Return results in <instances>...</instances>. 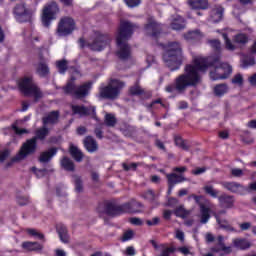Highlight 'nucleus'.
<instances>
[{
  "mask_svg": "<svg viewBox=\"0 0 256 256\" xmlns=\"http://www.w3.org/2000/svg\"><path fill=\"white\" fill-rule=\"evenodd\" d=\"M218 201L222 207L226 209L233 208V203H235V199L232 196L223 194L222 196L218 197Z\"/></svg>",
  "mask_w": 256,
  "mask_h": 256,
  "instance_id": "obj_21",
  "label": "nucleus"
},
{
  "mask_svg": "<svg viewBox=\"0 0 256 256\" xmlns=\"http://www.w3.org/2000/svg\"><path fill=\"white\" fill-rule=\"evenodd\" d=\"M175 143H176L177 147H181V149H188L187 143H185L183 138H181L179 136H177L175 138Z\"/></svg>",
  "mask_w": 256,
  "mask_h": 256,
  "instance_id": "obj_45",
  "label": "nucleus"
},
{
  "mask_svg": "<svg viewBox=\"0 0 256 256\" xmlns=\"http://www.w3.org/2000/svg\"><path fill=\"white\" fill-rule=\"evenodd\" d=\"M55 255L56 256H67V253L63 249H56L55 250Z\"/></svg>",
  "mask_w": 256,
  "mask_h": 256,
  "instance_id": "obj_63",
  "label": "nucleus"
},
{
  "mask_svg": "<svg viewBox=\"0 0 256 256\" xmlns=\"http://www.w3.org/2000/svg\"><path fill=\"white\" fill-rule=\"evenodd\" d=\"M170 27L174 29V31H181V29H185V20L179 15L172 16Z\"/></svg>",
  "mask_w": 256,
  "mask_h": 256,
  "instance_id": "obj_19",
  "label": "nucleus"
},
{
  "mask_svg": "<svg viewBox=\"0 0 256 256\" xmlns=\"http://www.w3.org/2000/svg\"><path fill=\"white\" fill-rule=\"evenodd\" d=\"M49 135V129L42 128L36 131V136L27 140L21 147L19 153L12 159V162L23 161L28 155H33L37 150V139L43 141Z\"/></svg>",
  "mask_w": 256,
  "mask_h": 256,
  "instance_id": "obj_4",
  "label": "nucleus"
},
{
  "mask_svg": "<svg viewBox=\"0 0 256 256\" xmlns=\"http://www.w3.org/2000/svg\"><path fill=\"white\" fill-rule=\"evenodd\" d=\"M109 38L105 35H99L94 40L86 42L83 38L79 40V45L83 49L88 47L91 51H103L104 47H107Z\"/></svg>",
  "mask_w": 256,
  "mask_h": 256,
  "instance_id": "obj_8",
  "label": "nucleus"
},
{
  "mask_svg": "<svg viewBox=\"0 0 256 256\" xmlns=\"http://www.w3.org/2000/svg\"><path fill=\"white\" fill-rule=\"evenodd\" d=\"M135 236V232L133 230H127L124 232L121 241L125 243L126 241H131V239Z\"/></svg>",
  "mask_w": 256,
  "mask_h": 256,
  "instance_id": "obj_39",
  "label": "nucleus"
},
{
  "mask_svg": "<svg viewBox=\"0 0 256 256\" xmlns=\"http://www.w3.org/2000/svg\"><path fill=\"white\" fill-rule=\"evenodd\" d=\"M144 199H147L148 201H155V193H153L152 190H148L144 194Z\"/></svg>",
  "mask_w": 256,
  "mask_h": 256,
  "instance_id": "obj_51",
  "label": "nucleus"
},
{
  "mask_svg": "<svg viewBox=\"0 0 256 256\" xmlns=\"http://www.w3.org/2000/svg\"><path fill=\"white\" fill-rule=\"evenodd\" d=\"M209 67H214V71H210V78L213 81L227 79L233 73V68L228 63H221L219 56H194L192 64L186 65L185 73L176 78L175 89L183 93L187 87L199 85L201 73H205Z\"/></svg>",
  "mask_w": 256,
  "mask_h": 256,
  "instance_id": "obj_1",
  "label": "nucleus"
},
{
  "mask_svg": "<svg viewBox=\"0 0 256 256\" xmlns=\"http://www.w3.org/2000/svg\"><path fill=\"white\" fill-rule=\"evenodd\" d=\"M126 5L130 7L131 9L135 7H139L141 5V0H124Z\"/></svg>",
  "mask_w": 256,
  "mask_h": 256,
  "instance_id": "obj_44",
  "label": "nucleus"
},
{
  "mask_svg": "<svg viewBox=\"0 0 256 256\" xmlns=\"http://www.w3.org/2000/svg\"><path fill=\"white\" fill-rule=\"evenodd\" d=\"M178 251L180 253H182V255H190L191 254V251L189 250V248L187 246L178 248Z\"/></svg>",
  "mask_w": 256,
  "mask_h": 256,
  "instance_id": "obj_59",
  "label": "nucleus"
},
{
  "mask_svg": "<svg viewBox=\"0 0 256 256\" xmlns=\"http://www.w3.org/2000/svg\"><path fill=\"white\" fill-rule=\"evenodd\" d=\"M220 215H221V212H219L216 215V221H217L218 225H220V227L222 229H226V231H235V228L231 227V225H229V222H227V220H221Z\"/></svg>",
  "mask_w": 256,
  "mask_h": 256,
  "instance_id": "obj_32",
  "label": "nucleus"
},
{
  "mask_svg": "<svg viewBox=\"0 0 256 256\" xmlns=\"http://www.w3.org/2000/svg\"><path fill=\"white\" fill-rule=\"evenodd\" d=\"M163 61L170 71H177L183 63V49L178 42H169L164 46Z\"/></svg>",
  "mask_w": 256,
  "mask_h": 256,
  "instance_id": "obj_3",
  "label": "nucleus"
},
{
  "mask_svg": "<svg viewBox=\"0 0 256 256\" xmlns=\"http://www.w3.org/2000/svg\"><path fill=\"white\" fill-rule=\"evenodd\" d=\"M106 213L107 215L111 216L117 215V207H115L113 204H107Z\"/></svg>",
  "mask_w": 256,
  "mask_h": 256,
  "instance_id": "obj_43",
  "label": "nucleus"
},
{
  "mask_svg": "<svg viewBox=\"0 0 256 256\" xmlns=\"http://www.w3.org/2000/svg\"><path fill=\"white\" fill-rule=\"evenodd\" d=\"M22 247L26 251H41V249H43V245L37 242H24Z\"/></svg>",
  "mask_w": 256,
  "mask_h": 256,
  "instance_id": "obj_30",
  "label": "nucleus"
},
{
  "mask_svg": "<svg viewBox=\"0 0 256 256\" xmlns=\"http://www.w3.org/2000/svg\"><path fill=\"white\" fill-rule=\"evenodd\" d=\"M143 207V205L135 200L130 201L129 203L123 206L124 211L126 213H139L141 210L139 208Z\"/></svg>",
  "mask_w": 256,
  "mask_h": 256,
  "instance_id": "obj_20",
  "label": "nucleus"
},
{
  "mask_svg": "<svg viewBox=\"0 0 256 256\" xmlns=\"http://www.w3.org/2000/svg\"><path fill=\"white\" fill-rule=\"evenodd\" d=\"M75 31V20L71 17H64L60 20L57 28L59 37H67Z\"/></svg>",
  "mask_w": 256,
  "mask_h": 256,
  "instance_id": "obj_10",
  "label": "nucleus"
},
{
  "mask_svg": "<svg viewBox=\"0 0 256 256\" xmlns=\"http://www.w3.org/2000/svg\"><path fill=\"white\" fill-rule=\"evenodd\" d=\"M70 155L78 163H80V161H83V152H81L80 149L73 144L70 145Z\"/></svg>",
  "mask_w": 256,
  "mask_h": 256,
  "instance_id": "obj_28",
  "label": "nucleus"
},
{
  "mask_svg": "<svg viewBox=\"0 0 256 256\" xmlns=\"http://www.w3.org/2000/svg\"><path fill=\"white\" fill-rule=\"evenodd\" d=\"M224 240L225 238L223 236H218V244L215 247L211 248V251L213 253H219L220 256L229 255L232 250L230 246H225V243H223Z\"/></svg>",
  "mask_w": 256,
  "mask_h": 256,
  "instance_id": "obj_15",
  "label": "nucleus"
},
{
  "mask_svg": "<svg viewBox=\"0 0 256 256\" xmlns=\"http://www.w3.org/2000/svg\"><path fill=\"white\" fill-rule=\"evenodd\" d=\"M128 256H133L135 255V248L133 246H129L126 248L125 252Z\"/></svg>",
  "mask_w": 256,
  "mask_h": 256,
  "instance_id": "obj_61",
  "label": "nucleus"
},
{
  "mask_svg": "<svg viewBox=\"0 0 256 256\" xmlns=\"http://www.w3.org/2000/svg\"><path fill=\"white\" fill-rule=\"evenodd\" d=\"M131 95H141L143 93V89H141V86L135 85L130 88Z\"/></svg>",
  "mask_w": 256,
  "mask_h": 256,
  "instance_id": "obj_47",
  "label": "nucleus"
},
{
  "mask_svg": "<svg viewBox=\"0 0 256 256\" xmlns=\"http://www.w3.org/2000/svg\"><path fill=\"white\" fill-rule=\"evenodd\" d=\"M31 171L36 175L38 179H41V177H45V173H47V170H38L35 167H32Z\"/></svg>",
  "mask_w": 256,
  "mask_h": 256,
  "instance_id": "obj_46",
  "label": "nucleus"
},
{
  "mask_svg": "<svg viewBox=\"0 0 256 256\" xmlns=\"http://www.w3.org/2000/svg\"><path fill=\"white\" fill-rule=\"evenodd\" d=\"M57 68L59 70V73H65L67 71V61L61 60L57 62Z\"/></svg>",
  "mask_w": 256,
  "mask_h": 256,
  "instance_id": "obj_42",
  "label": "nucleus"
},
{
  "mask_svg": "<svg viewBox=\"0 0 256 256\" xmlns=\"http://www.w3.org/2000/svg\"><path fill=\"white\" fill-rule=\"evenodd\" d=\"M233 246L236 247V249H249V247H251V244L249 243V241H247L246 239L243 238H236L233 240Z\"/></svg>",
  "mask_w": 256,
  "mask_h": 256,
  "instance_id": "obj_29",
  "label": "nucleus"
},
{
  "mask_svg": "<svg viewBox=\"0 0 256 256\" xmlns=\"http://www.w3.org/2000/svg\"><path fill=\"white\" fill-rule=\"evenodd\" d=\"M137 29V25L131 22H121L120 28L118 30L116 36V43H117V56L119 59L125 60L131 57V47L127 44L129 38L133 35V31Z\"/></svg>",
  "mask_w": 256,
  "mask_h": 256,
  "instance_id": "obj_2",
  "label": "nucleus"
},
{
  "mask_svg": "<svg viewBox=\"0 0 256 256\" xmlns=\"http://www.w3.org/2000/svg\"><path fill=\"white\" fill-rule=\"evenodd\" d=\"M130 223L132 225H143V220H141L140 218H137V217H133V218H130Z\"/></svg>",
  "mask_w": 256,
  "mask_h": 256,
  "instance_id": "obj_56",
  "label": "nucleus"
},
{
  "mask_svg": "<svg viewBox=\"0 0 256 256\" xmlns=\"http://www.w3.org/2000/svg\"><path fill=\"white\" fill-rule=\"evenodd\" d=\"M175 237H176V239H178L182 243H183V241H185V233L183 231H181V230H176Z\"/></svg>",
  "mask_w": 256,
  "mask_h": 256,
  "instance_id": "obj_55",
  "label": "nucleus"
},
{
  "mask_svg": "<svg viewBox=\"0 0 256 256\" xmlns=\"http://www.w3.org/2000/svg\"><path fill=\"white\" fill-rule=\"evenodd\" d=\"M145 35L157 39L161 33V24L155 21V18H150L148 20V25L144 28Z\"/></svg>",
  "mask_w": 256,
  "mask_h": 256,
  "instance_id": "obj_14",
  "label": "nucleus"
},
{
  "mask_svg": "<svg viewBox=\"0 0 256 256\" xmlns=\"http://www.w3.org/2000/svg\"><path fill=\"white\" fill-rule=\"evenodd\" d=\"M207 171V168L202 167V168H196L195 170L192 171L193 175H201Z\"/></svg>",
  "mask_w": 256,
  "mask_h": 256,
  "instance_id": "obj_60",
  "label": "nucleus"
},
{
  "mask_svg": "<svg viewBox=\"0 0 256 256\" xmlns=\"http://www.w3.org/2000/svg\"><path fill=\"white\" fill-rule=\"evenodd\" d=\"M91 87H93V83L91 82H86L78 87L75 86V77H72L63 90L64 93L74 95L77 99H83V97H87V95H89Z\"/></svg>",
  "mask_w": 256,
  "mask_h": 256,
  "instance_id": "obj_6",
  "label": "nucleus"
},
{
  "mask_svg": "<svg viewBox=\"0 0 256 256\" xmlns=\"http://www.w3.org/2000/svg\"><path fill=\"white\" fill-rule=\"evenodd\" d=\"M188 199H194L195 203H197V205H199V207H200V214H199L200 223H202V225L209 223V219H211V210L209 209V207L205 206V204H203L201 202V200L205 199V197L192 194L189 196Z\"/></svg>",
  "mask_w": 256,
  "mask_h": 256,
  "instance_id": "obj_11",
  "label": "nucleus"
},
{
  "mask_svg": "<svg viewBox=\"0 0 256 256\" xmlns=\"http://www.w3.org/2000/svg\"><path fill=\"white\" fill-rule=\"evenodd\" d=\"M72 111L74 115H79L80 117H85V115H95V107L90 106L89 108L79 105H73Z\"/></svg>",
  "mask_w": 256,
  "mask_h": 256,
  "instance_id": "obj_17",
  "label": "nucleus"
},
{
  "mask_svg": "<svg viewBox=\"0 0 256 256\" xmlns=\"http://www.w3.org/2000/svg\"><path fill=\"white\" fill-rule=\"evenodd\" d=\"M203 190L206 195H210V197H213L214 199H217L219 196V190H216L212 185H205Z\"/></svg>",
  "mask_w": 256,
  "mask_h": 256,
  "instance_id": "obj_35",
  "label": "nucleus"
},
{
  "mask_svg": "<svg viewBox=\"0 0 256 256\" xmlns=\"http://www.w3.org/2000/svg\"><path fill=\"white\" fill-rule=\"evenodd\" d=\"M55 155H57V149L51 148L48 151L43 152L40 155V162L47 163V162L51 161V158L55 157Z\"/></svg>",
  "mask_w": 256,
  "mask_h": 256,
  "instance_id": "obj_27",
  "label": "nucleus"
},
{
  "mask_svg": "<svg viewBox=\"0 0 256 256\" xmlns=\"http://www.w3.org/2000/svg\"><path fill=\"white\" fill-rule=\"evenodd\" d=\"M28 235H31L32 237H35L36 239H44L45 236L39 232L38 230L35 229H28L27 230Z\"/></svg>",
  "mask_w": 256,
  "mask_h": 256,
  "instance_id": "obj_40",
  "label": "nucleus"
},
{
  "mask_svg": "<svg viewBox=\"0 0 256 256\" xmlns=\"http://www.w3.org/2000/svg\"><path fill=\"white\" fill-rule=\"evenodd\" d=\"M12 129L16 135H23L25 133H28L27 129H19L17 127V124L12 125Z\"/></svg>",
  "mask_w": 256,
  "mask_h": 256,
  "instance_id": "obj_50",
  "label": "nucleus"
},
{
  "mask_svg": "<svg viewBox=\"0 0 256 256\" xmlns=\"http://www.w3.org/2000/svg\"><path fill=\"white\" fill-rule=\"evenodd\" d=\"M122 167L125 171H135L137 169V163H131V164H122Z\"/></svg>",
  "mask_w": 256,
  "mask_h": 256,
  "instance_id": "obj_48",
  "label": "nucleus"
},
{
  "mask_svg": "<svg viewBox=\"0 0 256 256\" xmlns=\"http://www.w3.org/2000/svg\"><path fill=\"white\" fill-rule=\"evenodd\" d=\"M59 120V111H52L43 118L44 125H53Z\"/></svg>",
  "mask_w": 256,
  "mask_h": 256,
  "instance_id": "obj_24",
  "label": "nucleus"
},
{
  "mask_svg": "<svg viewBox=\"0 0 256 256\" xmlns=\"http://www.w3.org/2000/svg\"><path fill=\"white\" fill-rule=\"evenodd\" d=\"M222 185L225 189L231 191V193H238L239 195H244L245 191H247L245 186H242L237 182H224Z\"/></svg>",
  "mask_w": 256,
  "mask_h": 256,
  "instance_id": "obj_16",
  "label": "nucleus"
},
{
  "mask_svg": "<svg viewBox=\"0 0 256 256\" xmlns=\"http://www.w3.org/2000/svg\"><path fill=\"white\" fill-rule=\"evenodd\" d=\"M9 157V150H4L0 152V163H3L5 159Z\"/></svg>",
  "mask_w": 256,
  "mask_h": 256,
  "instance_id": "obj_57",
  "label": "nucleus"
},
{
  "mask_svg": "<svg viewBox=\"0 0 256 256\" xmlns=\"http://www.w3.org/2000/svg\"><path fill=\"white\" fill-rule=\"evenodd\" d=\"M159 217H154L152 220H147L146 221V224L149 226V227H153L155 225H159Z\"/></svg>",
  "mask_w": 256,
  "mask_h": 256,
  "instance_id": "obj_54",
  "label": "nucleus"
},
{
  "mask_svg": "<svg viewBox=\"0 0 256 256\" xmlns=\"http://www.w3.org/2000/svg\"><path fill=\"white\" fill-rule=\"evenodd\" d=\"M232 83H234V85H243V76L241 74H237L232 79Z\"/></svg>",
  "mask_w": 256,
  "mask_h": 256,
  "instance_id": "obj_49",
  "label": "nucleus"
},
{
  "mask_svg": "<svg viewBox=\"0 0 256 256\" xmlns=\"http://www.w3.org/2000/svg\"><path fill=\"white\" fill-rule=\"evenodd\" d=\"M168 184H169V191L168 193H171L173 186L177 185L179 183H183L184 181H187V178H185L183 175H177L176 173L167 174Z\"/></svg>",
  "mask_w": 256,
  "mask_h": 256,
  "instance_id": "obj_18",
  "label": "nucleus"
},
{
  "mask_svg": "<svg viewBox=\"0 0 256 256\" xmlns=\"http://www.w3.org/2000/svg\"><path fill=\"white\" fill-rule=\"evenodd\" d=\"M249 83H250V85H256V74L252 75L249 78Z\"/></svg>",
  "mask_w": 256,
  "mask_h": 256,
  "instance_id": "obj_64",
  "label": "nucleus"
},
{
  "mask_svg": "<svg viewBox=\"0 0 256 256\" xmlns=\"http://www.w3.org/2000/svg\"><path fill=\"white\" fill-rule=\"evenodd\" d=\"M190 213L191 212L189 210H185L183 206L178 207L174 211V215H176V217H181L182 219L189 217Z\"/></svg>",
  "mask_w": 256,
  "mask_h": 256,
  "instance_id": "obj_37",
  "label": "nucleus"
},
{
  "mask_svg": "<svg viewBox=\"0 0 256 256\" xmlns=\"http://www.w3.org/2000/svg\"><path fill=\"white\" fill-rule=\"evenodd\" d=\"M188 3L190 7L196 10H205L209 7V2L207 0H188Z\"/></svg>",
  "mask_w": 256,
  "mask_h": 256,
  "instance_id": "obj_23",
  "label": "nucleus"
},
{
  "mask_svg": "<svg viewBox=\"0 0 256 256\" xmlns=\"http://www.w3.org/2000/svg\"><path fill=\"white\" fill-rule=\"evenodd\" d=\"M223 19V7L218 6L211 12V21L213 23H219Z\"/></svg>",
  "mask_w": 256,
  "mask_h": 256,
  "instance_id": "obj_26",
  "label": "nucleus"
},
{
  "mask_svg": "<svg viewBox=\"0 0 256 256\" xmlns=\"http://www.w3.org/2000/svg\"><path fill=\"white\" fill-rule=\"evenodd\" d=\"M37 73L40 75V77H47V75H49V66H47L45 63H39Z\"/></svg>",
  "mask_w": 256,
  "mask_h": 256,
  "instance_id": "obj_36",
  "label": "nucleus"
},
{
  "mask_svg": "<svg viewBox=\"0 0 256 256\" xmlns=\"http://www.w3.org/2000/svg\"><path fill=\"white\" fill-rule=\"evenodd\" d=\"M184 39H186V41H200V39H203V33L199 30L189 31L184 34Z\"/></svg>",
  "mask_w": 256,
  "mask_h": 256,
  "instance_id": "obj_25",
  "label": "nucleus"
},
{
  "mask_svg": "<svg viewBox=\"0 0 256 256\" xmlns=\"http://www.w3.org/2000/svg\"><path fill=\"white\" fill-rule=\"evenodd\" d=\"M251 65H255V59L254 58H250V59H244L243 60V64L242 67L245 69L246 67H249Z\"/></svg>",
  "mask_w": 256,
  "mask_h": 256,
  "instance_id": "obj_53",
  "label": "nucleus"
},
{
  "mask_svg": "<svg viewBox=\"0 0 256 256\" xmlns=\"http://www.w3.org/2000/svg\"><path fill=\"white\" fill-rule=\"evenodd\" d=\"M231 173H232V175H233L234 177H242V175H243V170H241V169H239V168H234V169H232Z\"/></svg>",
  "mask_w": 256,
  "mask_h": 256,
  "instance_id": "obj_58",
  "label": "nucleus"
},
{
  "mask_svg": "<svg viewBox=\"0 0 256 256\" xmlns=\"http://www.w3.org/2000/svg\"><path fill=\"white\" fill-rule=\"evenodd\" d=\"M19 89L24 95H30L31 97H35V99H41V97H43L41 90H39L37 85L33 83L32 78H24L20 80Z\"/></svg>",
  "mask_w": 256,
  "mask_h": 256,
  "instance_id": "obj_7",
  "label": "nucleus"
},
{
  "mask_svg": "<svg viewBox=\"0 0 256 256\" xmlns=\"http://www.w3.org/2000/svg\"><path fill=\"white\" fill-rule=\"evenodd\" d=\"M57 233L62 243H69V234H67V228L65 226H57Z\"/></svg>",
  "mask_w": 256,
  "mask_h": 256,
  "instance_id": "obj_31",
  "label": "nucleus"
},
{
  "mask_svg": "<svg viewBox=\"0 0 256 256\" xmlns=\"http://www.w3.org/2000/svg\"><path fill=\"white\" fill-rule=\"evenodd\" d=\"M84 147L87 149L89 153H95V151H97L98 149L97 142L91 136L85 138Z\"/></svg>",
  "mask_w": 256,
  "mask_h": 256,
  "instance_id": "obj_22",
  "label": "nucleus"
},
{
  "mask_svg": "<svg viewBox=\"0 0 256 256\" xmlns=\"http://www.w3.org/2000/svg\"><path fill=\"white\" fill-rule=\"evenodd\" d=\"M117 123V120L115 119V116L112 114H106L105 116V124L108 127H115V124Z\"/></svg>",
  "mask_w": 256,
  "mask_h": 256,
  "instance_id": "obj_38",
  "label": "nucleus"
},
{
  "mask_svg": "<svg viewBox=\"0 0 256 256\" xmlns=\"http://www.w3.org/2000/svg\"><path fill=\"white\" fill-rule=\"evenodd\" d=\"M228 90L227 84H220L214 87V93L217 97H223Z\"/></svg>",
  "mask_w": 256,
  "mask_h": 256,
  "instance_id": "obj_34",
  "label": "nucleus"
},
{
  "mask_svg": "<svg viewBox=\"0 0 256 256\" xmlns=\"http://www.w3.org/2000/svg\"><path fill=\"white\" fill-rule=\"evenodd\" d=\"M125 87V82L118 79H111L107 86H101L98 97L100 99H110L111 101L117 99L121 95V89Z\"/></svg>",
  "mask_w": 256,
  "mask_h": 256,
  "instance_id": "obj_5",
  "label": "nucleus"
},
{
  "mask_svg": "<svg viewBox=\"0 0 256 256\" xmlns=\"http://www.w3.org/2000/svg\"><path fill=\"white\" fill-rule=\"evenodd\" d=\"M205 239L207 243H213L215 241V236H213L211 233H207Z\"/></svg>",
  "mask_w": 256,
  "mask_h": 256,
  "instance_id": "obj_62",
  "label": "nucleus"
},
{
  "mask_svg": "<svg viewBox=\"0 0 256 256\" xmlns=\"http://www.w3.org/2000/svg\"><path fill=\"white\" fill-rule=\"evenodd\" d=\"M75 189L78 193L83 191V183L81 182V178L79 176H74Z\"/></svg>",
  "mask_w": 256,
  "mask_h": 256,
  "instance_id": "obj_41",
  "label": "nucleus"
},
{
  "mask_svg": "<svg viewBox=\"0 0 256 256\" xmlns=\"http://www.w3.org/2000/svg\"><path fill=\"white\" fill-rule=\"evenodd\" d=\"M233 30L228 29L226 32L222 33V37L224 39V43H225V48L228 51H235V49L237 48L234 43H239V44H245L248 41L247 35L245 34H238L234 36V43L231 42V37H233Z\"/></svg>",
  "mask_w": 256,
  "mask_h": 256,
  "instance_id": "obj_9",
  "label": "nucleus"
},
{
  "mask_svg": "<svg viewBox=\"0 0 256 256\" xmlns=\"http://www.w3.org/2000/svg\"><path fill=\"white\" fill-rule=\"evenodd\" d=\"M61 167H63L65 171H75V164H73V161L67 157H64L61 160Z\"/></svg>",
  "mask_w": 256,
  "mask_h": 256,
  "instance_id": "obj_33",
  "label": "nucleus"
},
{
  "mask_svg": "<svg viewBox=\"0 0 256 256\" xmlns=\"http://www.w3.org/2000/svg\"><path fill=\"white\" fill-rule=\"evenodd\" d=\"M14 15L19 23H27V21H31V17H33V11H31L29 8H26L25 4H19L14 8Z\"/></svg>",
  "mask_w": 256,
  "mask_h": 256,
  "instance_id": "obj_13",
  "label": "nucleus"
},
{
  "mask_svg": "<svg viewBox=\"0 0 256 256\" xmlns=\"http://www.w3.org/2000/svg\"><path fill=\"white\" fill-rule=\"evenodd\" d=\"M59 13V7L57 6V3L52 2L48 4L42 14V23L44 27H49L51 25V22L56 19L55 15Z\"/></svg>",
  "mask_w": 256,
  "mask_h": 256,
  "instance_id": "obj_12",
  "label": "nucleus"
},
{
  "mask_svg": "<svg viewBox=\"0 0 256 256\" xmlns=\"http://www.w3.org/2000/svg\"><path fill=\"white\" fill-rule=\"evenodd\" d=\"M208 43L213 49H221V42L219 40H209Z\"/></svg>",
  "mask_w": 256,
  "mask_h": 256,
  "instance_id": "obj_52",
  "label": "nucleus"
}]
</instances>
